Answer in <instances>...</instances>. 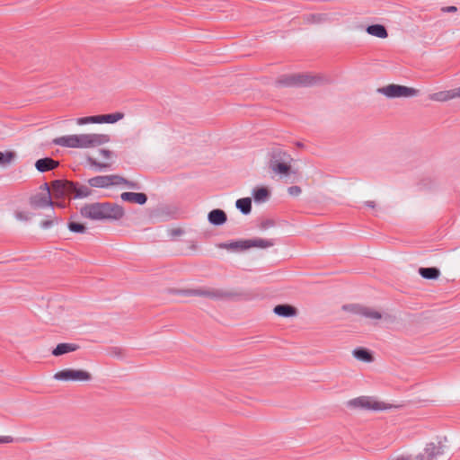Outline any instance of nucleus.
Here are the masks:
<instances>
[{
    "mask_svg": "<svg viewBox=\"0 0 460 460\" xmlns=\"http://www.w3.org/2000/svg\"><path fill=\"white\" fill-rule=\"evenodd\" d=\"M76 123L78 125H85V124H89V123L99 124V115L78 118L76 119Z\"/></svg>",
    "mask_w": 460,
    "mask_h": 460,
    "instance_id": "nucleus-33",
    "label": "nucleus"
},
{
    "mask_svg": "<svg viewBox=\"0 0 460 460\" xmlns=\"http://www.w3.org/2000/svg\"><path fill=\"white\" fill-rule=\"evenodd\" d=\"M30 205L33 208H43L47 207L52 208L54 206V202L49 194L38 193L31 197Z\"/></svg>",
    "mask_w": 460,
    "mask_h": 460,
    "instance_id": "nucleus-12",
    "label": "nucleus"
},
{
    "mask_svg": "<svg viewBox=\"0 0 460 460\" xmlns=\"http://www.w3.org/2000/svg\"><path fill=\"white\" fill-rule=\"evenodd\" d=\"M15 439L11 436H1L0 437V444H9L13 443Z\"/></svg>",
    "mask_w": 460,
    "mask_h": 460,
    "instance_id": "nucleus-39",
    "label": "nucleus"
},
{
    "mask_svg": "<svg viewBox=\"0 0 460 460\" xmlns=\"http://www.w3.org/2000/svg\"><path fill=\"white\" fill-rule=\"evenodd\" d=\"M58 217H49L48 219H45L43 221L40 222V226L42 229H48V228H50L51 226H53L55 224H58Z\"/></svg>",
    "mask_w": 460,
    "mask_h": 460,
    "instance_id": "nucleus-35",
    "label": "nucleus"
},
{
    "mask_svg": "<svg viewBox=\"0 0 460 460\" xmlns=\"http://www.w3.org/2000/svg\"><path fill=\"white\" fill-rule=\"evenodd\" d=\"M67 228L70 232L75 234H84L86 232V226L84 224L73 220L67 223Z\"/></svg>",
    "mask_w": 460,
    "mask_h": 460,
    "instance_id": "nucleus-32",
    "label": "nucleus"
},
{
    "mask_svg": "<svg viewBox=\"0 0 460 460\" xmlns=\"http://www.w3.org/2000/svg\"><path fill=\"white\" fill-rule=\"evenodd\" d=\"M208 220L211 225L219 226L226 222L227 216L224 210L215 208L208 214Z\"/></svg>",
    "mask_w": 460,
    "mask_h": 460,
    "instance_id": "nucleus-15",
    "label": "nucleus"
},
{
    "mask_svg": "<svg viewBox=\"0 0 460 460\" xmlns=\"http://www.w3.org/2000/svg\"><path fill=\"white\" fill-rule=\"evenodd\" d=\"M235 206L240 210V212L242 214L249 215L252 211V199L251 198L239 199L236 200Z\"/></svg>",
    "mask_w": 460,
    "mask_h": 460,
    "instance_id": "nucleus-27",
    "label": "nucleus"
},
{
    "mask_svg": "<svg viewBox=\"0 0 460 460\" xmlns=\"http://www.w3.org/2000/svg\"><path fill=\"white\" fill-rule=\"evenodd\" d=\"M343 310L351 312L356 314H360L367 318L378 320L382 318V314L369 307L358 305H345L342 306Z\"/></svg>",
    "mask_w": 460,
    "mask_h": 460,
    "instance_id": "nucleus-11",
    "label": "nucleus"
},
{
    "mask_svg": "<svg viewBox=\"0 0 460 460\" xmlns=\"http://www.w3.org/2000/svg\"><path fill=\"white\" fill-rule=\"evenodd\" d=\"M15 217L20 221H28L31 218V215L28 212L17 211L15 212Z\"/></svg>",
    "mask_w": 460,
    "mask_h": 460,
    "instance_id": "nucleus-37",
    "label": "nucleus"
},
{
    "mask_svg": "<svg viewBox=\"0 0 460 460\" xmlns=\"http://www.w3.org/2000/svg\"><path fill=\"white\" fill-rule=\"evenodd\" d=\"M274 245L273 240H266L262 238L247 239V246L250 248H269Z\"/></svg>",
    "mask_w": 460,
    "mask_h": 460,
    "instance_id": "nucleus-24",
    "label": "nucleus"
},
{
    "mask_svg": "<svg viewBox=\"0 0 460 460\" xmlns=\"http://www.w3.org/2000/svg\"><path fill=\"white\" fill-rule=\"evenodd\" d=\"M456 93H458L456 88L447 91H440L431 94L429 99L436 102H447L454 98H457L458 95H456Z\"/></svg>",
    "mask_w": 460,
    "mask_h": 460,
    "instance_id": "nucleus-18",
    "label": "nucleus"
},
{
    "mask_svg": "<svg viewBox=\"0 0 460 460\" xmlns=\"http://www.w3.org/2000/svg\"><path fill=\"white\" fill-rule=\"evenodd\" d=\"M443 13H456L457 11V7L454 5L445 6L441 8Z\"/></svg>",
    "mask_w": 460,
    "mask_h": 460,
    "instance_id": "nucleus-42",
    "label": "nucleus"
},
{
    "mask_svg": "<svg viewBox=\"0 0 460 460\" xmlns=\"http://www.w3.org/2000/svg\"><path fill=\"white\" fill-rule=\"evenodd\" d=\"M302 192V190L299 186H291L288 189V193L291 196H298Z\"/></svg>",
    "mask_w": 460,
    "mask_h": 460,
    "instance_id": "nucleus-38",
    "label": "nucleus"
},
{
    "mask_svg": "<svg viewBox=\"0 0 460 460\" xmlns=\"http://www.w3.org/2000/svg\"><path fill=\"white\" fill-rule=\"evenodd\" d=\"M72 181L67 180H55L51 182L52 195L55 199L71 197L70 186Z\"/></svg>",
    "mask_w": 460,
    "mask_h": 460,
    "instance_id": "nucleus-10",
    "label": "nucleus"
},
{
    "mask_svg": "<svg viewBox=\"0 0 460 460\" xmlns=\"http://www.w3.org/2000/svg\"><path fill=\"white\" fill-rule=\"evenodd\" d=\"M419 274L426 279H437L440 276V270L436 267L420 268Z\"/></svg>",
    "mask_w": 460,
    "mask_h": 460,
    "instance_id": "nucleus-26",
    "label": "nucleus"
},
{
    "mask_svg": "<svg viewBox=\"0 0 460 460\" xmlns=\"http://www.w3.org/2000/svg\"><path fill=\"white\" fill-rule=\"evenodd\" d=\"M275 314L281 317H294L297 314V310L291 305L280 304L273 308Z\"/></svg>",
    "mask_w": 460,
    "mask_h": 460,
    "instance_id": "nucleus-16",
    "label": "nucleus"
},
{
    "mask_svg": "<svg viewBox=\"0 0 460 460\" xmlns=\"http://www.w3.org/2000/svg\"><path fill=\"white\" fill-rule=\"evenodd\" d=\"M348 405L353 408H358L363 410H373V411H383L387 409L385 404L381 402H377L371 397L360 396L349 401Z\"/></svg>",
    "mask_w": 460,
    "mask_h": 460,
    "instance_id": "nucleus-9",
    "label": "nucleus"
},
{
    "mask_svg": "<svg viewBox=\"0 0 460 460\" xmlns=\"http://www.w3.org/2000/svg\"><path fill=\"white\" fill-rule=\"evenodd\" d=\"M252 197L255 202H265L270 197V191L265 187L256 188L252 190Z\"/></svg>",
    "mask_w": 460,
    "mask_h": 460,
    "instance_id": "nucleus-29",
    "label": "nucleus"
},
{
    "mask_svg": "<svg viewBox=\"0 0 460 460\" xmlns=\"http://www.w3.org/2000/svg\"><path fill=\"white\" fill-rule=\"evenodd\" d=\"M366 31L368 34L380 39H385L388 36L386 28L382 24L368 25L366 29Z\"/></svg>",
    "mask_w": 460,
    "mask_h": 460,
    "instance_id": "nucleus-22",
    "label": "nucleus"
},
{
    "mask_svg": "<svg viewBox=\"0 0 460 460\" xmlns=\"http://www.w3.org/2000/svg\"><path fill=\"white\" fill-rule=\"evenodd\" d=\"M16 157V154L13 151L0 152V165L6 166L11 164Z\"/></svg>",
    "mask_w": 460,
    "mask_h": 460,
    "instance_id": "nucleus-31",
    "label": "nucleus"
},
{
    "mask_svg": "<svg viewBox=\"0 0 460 460\" xmlns=\"http://www.w3.org/2000/svg\"><path fill=\"white\" fill-rule=\"evenodd\" d=\"M110 181H112V185H119L128 183V180L119 175H109Z\"/></svg>",
    "mask_w": 460,
    "mask_h": 460,
    "instance_id": "nucleus-36",
    "label": "nucleus"
},
{
    "mask_svg": "<svg viewBox=\"0 0 460 460\" xmlns=\"http://www.w3.org/2000/svg\"><path fill=\"white\" fill-rule=\"evenodd\" d=\"M268 165L272 172L281 177L292 172L293 158L289 153L280 146H273L268 150Z\"/></svg>",
    "mask_w": 460,
    "mask_h": 460,
    "instance_id": "nucleus-2",
    "label": "nucleus"
},
{
    "mask_svg": "<svg viewBox=\"0 0 460 460\" xmlns=\"http://www.w3.org/2000/svg\"><path fill=\"white\" fill-rule=\"evenodd\" d=\"M99 153L100 155L103 157V158H110L111 157V152L108 149H100L99 150Z\"/></svg>",
    "mask_w": 460,
    "mask_h": 460,
    "instance_id": "nucleus-43",
    "label": "nucleus"
},
{
    "mask_svg": "<svg viewBox=\"0 0 460 460\" xmlns=\"http://www.w3.org/2000/svg\"><path fill=\"white\" fill-rule=\"evenodd\" d=\"M71 197L74 199H84L87 198L92 194L90 186L81 185L78 182H73L69 184Z\"/></svg>",
    "mask_w": 460,
    "mask_h": 460,
    "instance_id": "nucleus-13",
    "label": "nucleus"
},
{
    "mask_svg": "<svg viewBox=\"0 0 460 460\" xmlns=\"http://www.w3.org/2000/svg\"><path fill=\"white\" fill-rule=\"evenodd\" d=\"M82 217L96 221H114L121 219L125 211L123 208L111 202H94L86 204L80 209Z\"/></svg>",
    "mask_w": 460,
    "mask_h": 460,
    "instance_id": "nucleus-1",
    "label": "nucleus"
},
{
    "mask_svg": "<svg viewBox=\"0 0 460 460\" xmlns=\"http://www.w3.org/2000/svg\"><path fill=\"white\" fill-rule=\"evenodd\" d=\"M367 207L374 208L376 207L375 201L368 200L364 203Z\"/></svg>",
    "mask_w": 460,
    "mask_h": 460,
    "instance_id": "nucleus-46",
    "label": "nucleus"
},
{
    "mask_svg": "<svg viewBox=\"0 0 460 460\" xmlns=\"http://www.w3.org/2000/svg\"><path fill=\"white\" fill-rule=\"evenodd\" d=\"M87 162L91 166L94 167L97 171H102L110 166L108 164L100 163L96 159H94L91 156L87 157Z\"/></svg>",
    "mask_w": 460,
    "mask_h": 460,
    "instance_id": "nucleus-34",
    "label": "nucleus"
},
{
    "mask_svg": "<svg viewBox=\"0 0 460 460\" xmlns=\"http://www.w3.org/2000/svg\"><path fill=\"white\" fill-rule=\"evenodd\" d=\"M418 92L419 91L417 89L394 84L377 89V93L390 99L415 96L418 94Z\"/></svg>",
    "mask_w": 460,
    "mask_h": 460,
    "instance_id": "nucleus-6",
    "label": "nucleus"
},
{
    "mask_svg": "<svg viewBox=\"0 0 460 460\" xmlns=\"http://www.w3.org/2000/svg\"><path fill=\"white\" fill-rule=\"evenodd\" d=\"M75 135H66L56 137L52 140V144L63 147L75 148Z\"/></svg>",
    "mask_w": 460,
    "mask_h": 460,
    "instance_id": "nucleus-23",
    "label": "nucleus"
},
{
    "mask_svg": "<svg viewBox=\"0 0 460 460\" xmlns=\"http://www.w3.org/2000/svg\"><path fill=\"white\" fill-rule=\"evenodd\" d=\"M183 233H184V231L181 228H173L170 231V235L174 237V236L181 235V234H183Z\"/></svg>",
    "mask_w": 460,
    "mask_h": 460,
    "instance_id": "nucleus-41",
    "label": "nucleus"
},
{
    "mask_svg": "<svg viewBox=\"0 0 460 460\" xmlns=\"http://www.w3.org/2000/svg\"><path fill=\"white\" fill-rule=\"evenodd\" d=\"M88 184L93 188H108L112 186V181H110L109 175H100L89 179Z\"/></svg>",
    "mask_w": 460,
    "mask_h": 460,
    "instance_id": "nucleus-20",
    "label": "nucleus"
},
{
    "mask_svg": "<svg viewBox=\"0 0 460 460\" xmlns=\"http://www.w3.org/2000/svg\"><path fill=\"white\" fill-rule=\"evenodd\" d=\"M456 91H458V93H456V95H458V97H460V87H457Z\"/></svg>",
    "mask_w": 460,
    "mask_h": 460,
    "instance_id": "nucleus-47",
    "label": "nucleus"
},
{
    "mask_svg": "<svg viewBox=\"0 0 460 460\" xmlns=\"http://www.w3.org/2000/svg\"><path fill=\"white\" fill-rule=\"evenodd\" d=\"M220 249H226L231 251H243L247 250V240H237L231 243H221L217 245Z\"/></svg>",
    "mask_w": 460,
    "mask_h": 460,
    "instance_id": "nucleus-21",
    "label": "nucleus"
},
{
    "mask_svg": "<svg viewBox=\"0 0 460 460\" xmlns=\"http://www.w3.org/2000/svg\"><path fill=\"white\" fill-rule=\"evenodd\" d=\"M79 349V345L75 343H59L52 349V355L59 357L64 354L76 351Z\"/></svg>",
    "mask_w": 460,
    "mask_h": 460,
    "instance_id": "nucleus-19",
    "label": "nucleus"
},
{
    "mask_svg": "<svg viewBox=\"0 0 460 460\" xmlns=\"http://www.w3.org/2000/svg\"><path fill=\"white\" fill-rule=\"evenodd\" d=\"M54 378L58 381L88 382L92 376L83 369L66 368L57 372Z\"/></svg>",
    "mask_w": 460,
    "mask_h": 460,
    "instance_id": "nucleus-7",
    "label": "nucleus"
},
{
    "mask_svg": "<svg viewBox=\"0 0 460 460\" xmlns=\"http://www.w3.org/2000/svg\"><path fill=\"white\" fill-rule=\"evenodd\" d=\"M120 198L124 201L144 205L147 201V196L142 192H123Z\"/></svg>",
    "mask_w": 460,
    "mask_h": 460,
    "instance_id": "nucleus-17",
    "label": "nucleus"
},
{
    "mask_svg": "<svg viewBox=\"0 0 460 460\" xmlns=\"http://www.w3.org/2000/svg\"><path fill=\"white\" fill-rule=\"evenodd\" d=\"M317 83V78L308 74H293L281 75L276 84L286 87L312 86Z\"/></svg>",
    "mask_w": 460,
    "mask_h": 460,
    "instance_id": "nucleus-4",
    "label": "nucleus"
},
{
    "mask_svg": "<svg viewBox=\"0 0 460 460\" xmlns=\"http://www.w3.org/2000/svg\"><path fill=\"white\" fill-rule=\"evenodd\" d=\"M353 357L362 362H372L373 356L370 351L365 348H357L352 351Z\"/></svg>",
    "mask_w": 460,
    "mask_h": 460,
    "instance_id": "nucleus-25",
    "label": "nucleus"
},
{
    "mask_svg": "<svg viewBox=\"0 0 460 460\" xmlns=\"http://www.w3.org/2000/svg\"><path fill=\"white\" fill-rule=\"evenodd\" d=\"M124 114L122 112H115L104 115H99V124L100 123H115L119 119H123Z\"/></svg>",
    "mask_w": 460,
    "mask_h": 460,
    "instance_id": "nucleus-30",
    "label": "nucleus"
},
{
    "mask_svg": "<svg viewBox=\"0 0 460 460\" xmlns=\"http://www.w3.org/2000/svg\"><path fill=\"white\" fill-rule=\"evenodd\" d=\"M58 165H59V162L57 160H54L51 157L40 158V159L37 160L35 163V168L40 172L52 171V170L56 169L57 167H58Z\"/></svg>",
    "mask_w": 460,
    "mask_h": 460,
    "instance_id": "nucleus-14",
    "label": "nucleus"
},
{
    "mask_svg": "<svg viewBox=\"0 0 460 460\" xmlns=\"http://www.w3.org/2000/svg\"><path fill=\"white\" fill-rule=\"evenodd\" d=\"M273 226V222L270 220H267L261 224V228L266 229Z\"/></svg>",
    "mask_w": 460,
    "mask_h": 460,
    "instance_id": "nucleus-44",
    "label": "nucleus"
},
{
    "mask_svg": "<svg viewBox=\"0 0 460 460\" xmlns=\"http://www.w3.org/2000/svg\"><path fill=\"white\" fill-rule=\"evenodd\" d=\"M447 438L444 441L439 440L438 445L433 442L428 443L422 453L416 456V460H437L438 456L445 454Z\"/></svg>",
    "mask_w": 460,
    "mask_h": 460,
    "instance_id": "nucleus-8",
    "label": "nucleus"
},
{
    "mask_svg": "<svg viewBox=\"0 0 460 460\" xmlns=\"http://www.w3.org/2000/svg\"><path fill=\"white\" fill-rule=\"evenodd\" d=\"M128 188L131 189H139L138 185L136 182L128 181V183H125Z\"/></svg>",
    "mask_w": 460,
    "mask_h": 460,
    "instance_id": "nucleus-45",
    "label": "nucleus"
},
{
    "mask_svg": "<svg viewBox=\"0 0 460 460\" xmlns=\"http://www.w3.org/2000/svg\"><path fill=\"white\" fill-rule=\"evenodd\" d=\"M51 185L49 186L47 182L43 183L40 186V189L43 190L41 194H49L51 197V190H50Z\"/></svg>",
    "mask_w": 460,
    "mask_h": 460,
    "instance_id": "nucleus-40",
    "label": "nucleus"
},
{
    "mask_svg": "<svg viewBox=\"0 0 460 460\" xmlns=\"http://www.w3.org/2000/svg\"><path fill=\"white\" fill-rule=\"evenodd\" d=\"M75 148L95 147L110 141L106 134H79L75 135Z\"/></svg>",
    "mask_w": 460,
    "mask_h": 460,
    "instance_id": "nucleus-5",
    "label": "nucleus"
},
{
    "mask_svg": "<svg viewBox=\"0 0 460 460\" xmlns=\"http://www.w3.org/2000/svg\"><path fill=\"white\" fill-rule=\"evenodd\" d=\"M16 440H17V441H20V440H21V441H27L28 439H27V438H18V439H16Z\"/></svg>",
    "mask_w": 460,
    "mask_h": 460,
    "instance_id": "nucleus-48",
    "label": "nucleus"
},
{
    "mask_svg": "<svg viewBox=\"0 0 460 460\" xmlns=\"http://www.w3.org/2000/svg\"><path fill=\"white\" fill-rule=\"evenodd\" d=\"M329 20V17L325 13H312L307 14L304 17V21L306 23L319 24L325 22Z\"/></svg>",
    "mask_w": 460,
    "mask_h": 460,
    "instance_id": "nucleus-28",
    "label": "nucleus"
},
{
    "mask_svg": "<svg viewBox=\"0 0 460 460\" xmlns=\"http://www.w3.org/2000/svg\"><path fill=\"white\" fill-rule=\"evenodd\" d=\"M184 296H205L213 300H228L238 296L234 291L216 288H199L180 291Z\"/></svg>",
    "mask_w": 460,
    "mask_h": 460,
    "instance_id": "nucleus-3",
    "label": "nucleus"
}]
</instances>
